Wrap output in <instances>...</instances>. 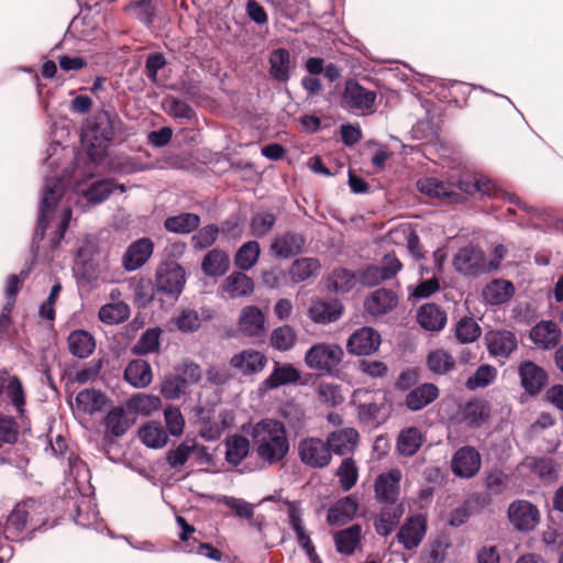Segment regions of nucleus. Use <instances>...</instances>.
<instances>
[{
    "instance_id": "44",
    "label": "nucleus",
    "mask_w": 563,
    "mask_h": 563,
    "mask_svg": "<svg viewBox=\"0 0 563 563\" xmlns=\"http://www.w3.org/2000/svg\"><path fill=\"white\" fill-rule=\"evenodd\" d=\"M373 394L365 389H357L353 394V402L357 404L358 417L365 422H371L377 419L380 407L371 399Z\"/></svg>"
},
{
    "instance_id": "63",
    "label": "nucleus",
    "mask_w": 563,
    "mask_h": 563,
    "mask_svg": "<svg viewBox=\"0 0 563 563\" xmlns=\"http://www.w3.org/2000/svg\"><path fill=\"white\" fill-rule=\"evenodd\" d=\"M195 448L196 443L194 440L184 441L175 450H170L167 453L168 464L174 468L181 467L188 461Z\"/></svg>"
},
{
    "instance_id": "45",
    "label": "nucleus",
    "mask_w": 563,
    "mask_h": 563,
    "mask_svg": "<svg viewBox=\"0 0 563 563\" xmlns=\"http://www.w3.org/2000/svg\"><path fill=\"white\" fill-rule=\"evenodd\" d=\"M225 448L227 462L239 465L250 452V441L241 434H234L225 440Z\"/></svg>"
},
{
    "instance_id": "1",
    "label": "nucleus",
    "mask_w": 563,
    "mask_h": 563,
    "mask_svg": "<svg viewBox=\"0 0 563 563\" xmlns=\"http://www.w3.org/2000/svg\"><path fill=\"white\" fill-rule=\"evenodd\" d=\"M63 151L64 148L58 142H53L47 147L45 165L49 169L51 175L45 176L40 217L34 233V239L43 240L45 230L54 228L51 239L53 246L58 245L64 238L71 217L68 200H65L66 185L69 181L68 172L65 168L60 173L55 169L59 167V152Z\"/></svg>"
},
{
    "instance_id": "46",
    "label": "nucleus",
    "mask_w": 563,
    "mask_h": 563,
    "mask_svg": "<svg viewBox=\"0 0 563 563\" xmlns=\"http://www.w3.org/2000/svg\"><path fill=\"white\" fill-rule=\"evenodd\" d=\"M422 434L416 427L404 429L397 440V450L405 456L413 455L422 445Z\"/></svg>"
},
{
    "instance_id": "54",
    "label": "nucleus",
    "mask_w": 563,
    "mask_h": 563,
    "mask_svg": "<svg viewBox=\"0 0 563 563\" xmlns=\"http://www.w3.org/2000/svg\"><path fill=\"white\" fill-rule=\"evenodd\" d=\"M269 342L275 350L289 351L297 342V332L288 324L280 325L272 331Z\"/></svg>"
},
{
    "instance_id": "29",
    "label": "nucleus",
    "mask_w": 563,
    "mask_h": 563,
    "mask_svg": "<svg viewBox=\"0 0 563 563\" xmlns=\"http://www.w3.org/2000/svg\"><path fill=\"white\" fill-rule=\"evenodd\" d=\"M124 378L135 388H145L153 379L151 365L144 360H133L125 367Z\"/></svg>"
},
{
    "instance_id": "31",
    "label": "nucleus",
    "mask_w": 563,
    "mask_h": 563,
    "mask_svg": "<svg viewBox=\"0 0 563 563\" xmlns=\"http://www.w3.org/2000/svg\"><path fill=\"white\" fill-rule=\"evenodd\" d=\"M438 396V387L432 383H424L408 393L406 406L412 411H418L434 401Z\"/></svg>"
},
{
    "instance_id": "57",
    "label": "nucleus",
    "mask_w": 563,
    "mask_h": 563,
    "mask_svg": "<svg viewBox=\"0 0 563 563\" xmlns=\"http://www.w3.org/2000/svg\"><path fill=\"white\" fill-rule=\"evenodd\" d=\"M320 268L318 260L314 258H300L292 263L289 274L294 283H300L312 275H314Z\"/></svg>"
},
{
    "instance_id": "32",
    "label": "nucleus",
    "mask_w": 563,
    "mask_h": 563,
    "mask_svg": "<svg viewBox=\"0 0 563 563\" xmlns=\"http://www.w3.org/2000/svg\"><path fill=\"white\" fill-rule=\"evenodd\" d=\"M397 305L394 291L380 288L375 290L365 301V309L373 316H380L390 311Z\"/></svg>"
},
{
    "instance_id": "37",
    "label": "nucleus",
    "mask_w": 563,
    "mask_h": 563,
    "mask_svg": "<svg viewBox=\"0 0 563 563\" xmlns=\"http://www.w3.org/2000/svg\"><path fill=\"white\" fill-rule=\"evenodd\" d=\"M515 292L514 285L505 279H495L483 290L484 299L489 305H501L508 301Z\"/></svg>"
},
{
    "instance_id": "30",
    "label": "nucleus",
    "mask_w": 563,
    "mask_h": 563,
    "mask_svg": "<svg viewBox=\"0 0 563 563\" xmlns=\"http://www.w3.org/2000/svg\"><path fill=\"white\" fill-rule=\"evenodd\" d=\"M229 267V255L220 249L209 251L201 262V271L209 277L222 276L228 272Z\"/></svg>"
},
{
    "instance_id": "49",
    "label": "nucleus",
    "mask_w": 563,
    "mask_h": 563,
    "mask_svg": "<svg viewBox=\"0 0 563 563\" xmlns=\"http://www.w3.org/2000/svg\"><path fill=\"white\" fill-rule=\"evenodd\" d=\"M117 189L123 192L124 186L115 185L111 179H104L92 184L82 191V195L89 202L97 205L104 201Z\"/></svg>"
},
{
    "instance_id": "20",
    "label": "nucleus",
    "mask_w": 563,
    "mask_h": 563,
    "mask_svg": "<svg viewBox=\"0 0 563 563\" xmlns=\"http://www.w3.org/2000/svg\"><path fill=\"white\" fill-rule=\"evenodd\" d=\"M176 522L178 527L183 530L181 533L179 534V538L183 542L186 543V552H197L206 558L216 561L221 560L222 553L219 550L214 549L212 545L208 543L196 544L197 542L195 539L192 541L190 540V536L195 532V528L188 525L187 521L181 516L176 517Z\"/></svg>"
},
{
    "instance_id": "6",
    "label": "nucleus",
    "mask_w": 563,
    "mask_h": 563,
    "mask_svg": "<svg viewBox=\"0 0 563 563\" xmlns=\"http://www.w3.org/2000/svg\"><path fill=\"white\" fill-rule=\"evenodd\" d=\"M459 189L464 191L467 195L481 194L483 196L488 197H503L510 203L516 205L521 210L527 212H537L536 209L529 207L526 202H523L519 197L514 194H509L498 188L496 184L485 176H479L474 178L473 180H461L459 181Z\"/></svg>"
},
{
    "instance_id": "34",
    "label": "nucleus",
    "mask_w": 563,
    "mask_h": 563,
    "mask_svg": "<svg viewBox=\"0 0 563 563\" xmlns=\"http://www.w3.org/2000/svg\"><path fill=\"white\" fill-rule=\"evenodd\" d=\"M300 379V373L291 364L275 363L273 372L264 380L266 388L275 389L287 384L297 383Z\"/></svg>"
},
{
    "instance_id": "64",
    "label": "nucleus",
    "mask_w": 563,
    "mask_h": 563,
    "mask_svg": "<svg viewBox=\"0 0 563 563\" xmlns=\"http://www.w3.org/2000/svg\"><path fill=\"white\" fill-rule=\"evenodd\" d=\"M275 222L276 217L272 212H257L251 221V233L256 238H262L274 228Z\"/></svg>"
},
{
    "instance_id": "42",
    "label": "nucleus",
    "mask_w": 563,
    "mask_h": 563,
    "mask_svg": "<svg viewBox=\"0 0 563 563\" xmlns=\"http://www.w3.org/2000/svg\"><path fill=\"white\" fill-rule=\"evenodd\" d=\"M75 404L77 410L92 415L104 408L107 397L96 389H85L78 393Z\"/></svg>"
},
{
    "instance_id": "40",
    "label": "nucleus",
    "mask_w": 563,
    "mask_h": 563,
    "mask_svg": "<svg viewBox=\"0 0 563 563\" xmlns=\"http://www.w3.org/2000/svg\"><path fill=\"white\" fill-rule=\"evenodd\" d=\"M290 54L286 48H277L269 56V74L279 81L286 82L290 77Z\"/></svg>"
},
{
    "instance_id": "43",
    "label": "nucleus",
    "mask_w": 563,
    "mask_h": 563,
    "mask_svg": "<svg viewBox=\"0 0 563 563\" xmlns=\"http://www.w3.org/2000/svg\"><path fill=\"white\" fill-rule=\"evenodd\" d=\"M427 366L435 375H445L455 368V358L444 349H435L427 356Z\"/></svg>"
},
{
    "instance_id": "36",
    "label": "nucleus",
    "mask_w": 563,
    "mask_h": 563,
    "mask_svg": "<svg viewBox=\"0 0 563 563\" xmlns=\"http://www.w3.org/2000/svg\"><path fill=\"white\" fill-rule=\"evenodd\" d=\"M67 341L70 353L79 358L88 357L96 349L93 336L85 330L70 332Z\"/></svg>"
},
{
    "instance_id": "55",
    "label": "nucleus",
    "mask_w": 563,
    "mask_h": 563,
    "mask_svg": "<svg viewBox=\"0 0 563 563\" xmlns=\"http://www.w3.org/2000/svg\"><path fill=\"white\" fill-rule=\"evenodd\" d=\"M462 416L468 427L477 428L488 418L489 409L484 401L473 400L465 405Z\"/></svg>"
},
{
    "instance_id": "27",
    "label": "nucleus",
    "mask_w": 563,
    "mask_h": 563,
    "mask_svg": "<svg viewBox=\"0 0 563 563\" xmlns=\"http://www.w3.org/2000/svg\"><path fill=\"white\" fill-rule=\"evenodd\" d=\"M305 239L301 234L285 233L275 238L271 245V252L275 257L289 258L301 252Z\"/></svg>"
},
{
    "instance_id": "18",
    "label": "nucleus",
    "mask_w": 563,
    "mask_h": 563,
    "mask_svg": "<svg viewBox=\"0 0 563 563\" xmlns=\"http://www.w3.org/2000/svg\"><path fill=\"white\" fill-rule=\"evenodd\" d=\"M343 307L338 300L316 299L308 309L309 318L319 324L335 322L342 316Z\"/></svg>"
},
{
    "instance_id": "17",
    "label": "nucleus",
    "mask_w": 563,
    "mask_h": 563,
    "mask_svg": "<svg viewBox=\"0 0 563 563\" xmlns=\"http://www.w3.org/2000/svg\"><path fill=\"white\" fill-rule=\"evenodd\" d=\"M267 363V357L253 349L243 350L233 355L230 365L243 375H253L263 371Z\"/></svg>"
},
{
    "instance_id": "47",
    "label": "nucleus",
    "mask_w": 563,
    "mask_h": 563,
    "mask_svg": "<svg viewBox=\"0 0 563 563\" xmlns=\"http://www.w3.org/2000/svg\"><path fill=\"white\" fill-rule=\"evenodd\" d=\"M260 254V244L256 241H249L236 251L234 264L241 271H249L256 265Z\"/></svg>"
},
{
    "instance_id": "22",
    "label": "nucleus",
    "mask_w": 563,
    "mask_h": 563,
    "mask_svg": "<svg viewBox=\"0 0 563 563\" xmlns=\"http://www.w3.org/2000/svg\"><path fill=\"white\" fill-rule=\"evenodd\" d=\"M288 519H289V525H290L291 529L296 533V539H297L298 544L306 552L310 562L311 563H321V561L316 552V549L311 542L310 536L303 527V523H302V520L300 517V512L295 506H291L289 508Z\"/></svg>"
},
{
    "instance_id": "5",
    "label": "nucleus",
    "mask_w": 563,
    "mask_h": 563,
    "mask_svg": "<svg viewBox=\"0 0 563 563\" xmlns=\"http://www.w3.org/2000/svg\"><path fill=\"white\" fill-rule=\"evenodd\" d=\"M344 351L335 343H316L305 354V363L310 369L332 373L342 362Z\"/></svg>"
},
{
    "instance_id": "38",
    "label": "nucleus",
    "mask_w": 563,
    "mask_h": 563,
    "mask_svg": "<svg viewBox=\"0 0 563 563\" xmlns=\"http://www.w3.org/2000/svg\"><path fill=\"white\" fill-rule=\"evenodd\" d=\"M419 324L428 331H439L446 323V314L438 306L427 303L422 306L417 316Z\"/></svg>"
},
{
    "instance_id": "8",
    "label": "nucleus",
    "mask_w": 563,
    "mask_h": 563,
    "mask_svg": "<svg viewBox=\"0 0 563 563\" xmlns=\"http://www.w3.org/2000/svg\"><path fill=\"white\" fill-rule=\"evenodd\" d=\"M298 455L305 465L312 468H323L328 466L332 460L328 441L314 437L300 440L298 444Z\"/></svg>"
},
{
    "instance_id": "11",
    "label": "nucleus",
    "mask_w": 563,
    "mask_h": 563,
    "mask_svg": "<svg viewBox=\"0 0 563 563\" xmlns=\"http://www.w3.org/2000/svg\"><path fill=\"white\" fill-rule=\"evenodd\" d=\"M508 518L516 530L531 531L539 523L540 512L527 500H515L508 508Z\"/></svg>"
},
{
    "instance_id": "10",
    "label": "nucleus",
    "mask_w": 563,
    "mask_h": 563,
    "mask_svg": "<svg viewBox=\"0 0 563 563\" xmlns=\"http://www.w3.org/2000/svg\"><path fill=\"white\" fill-rule=\"evenodd\" d=\"M402 473L399 468H390L376 477L374 484L375 498L380 504L397 503L400 495Z\"/></svg>"
},
{
    "instance_id": "39",
    "label": "nucleus",
    "mask_w": 563,
    "mask_h": 563,
    "mask_svg": "<svg viewBox=\"0 0 563 563\" xmlns=\"http://www.w3.org/2000/svg\"><path fill=\"white\" fill-rule=\"evenodd\" d=\"M139 438L151 449H161L167 444L168 434L159 422L151 421L139 430Z\"/></svg>"
},
{
    "instance_id": "7",
    "label": "nucleus",
    "mask_w": 563,
    "mask_h": 563,
    "mask_svg": "<svg viewBox=\"0 0 563 563\" xmlns=\"http://www.w3.org/2000/svg\"><path fill=\"white\" fill-rule=\"evenodd\" d=\"M377 95L357 81L349 80L342 96L344 107L352 113L365 115L374 112Z\"/></svg>"
},
{
    "instance_id": "4",
    "label": "nucleus",
    "mask_w": 563,
    "mask_h": 563,
    "mask_svg": "<svg viewBox=\"0 0 563 563\" xmlns=\"http://www.w3.org/2000/svg\"><path fill=\"white\" fill-rule=\"evenodd\" d=\"M186 284V272L175 261H166L157 266L155 274V289L173 299H177Z\"/></svg>"
},
{
    "instance_id": "21",
    "label": "nucleus",
    "mask_w": 563,
    "mask_h": 563,
    "mask_svg": "<svg viewBox=\"0 0 563 563\" xmlns=\"http://www.w3.org/2000/svg\"><path fill=\"white\" fill-rule=\"evenodd\" d=\"M404 512L405 508L402 504H384L374 522L376 532L383 537L390 534L398 526Z\"/></svg>"
},
{
    "instance_id": "50",
    "label": "nucleus",
    "mask_w": 563,
    "mask_h": 563,
    "mask_svg": "<svg viewBox=\"0 0 563 563\" xmlns=\"http://www.w3.org/2000/svg\"><path fill=\"white\" fill-rule=\"evenodd\" d=\"M417 187L420 192L431 198H452L454 195L452 185L443 183L434 177L419 179Z\"/></svg>"
},
{
    "instance_id": "12",
    "label": "nucleus",
    "mask_w": 563,
    "mask_h": 563,
    "mask_svg": "<svg viewBox=\"0 0 563 563\" xmlns=\"http://www.w3.org/2000/svg\"><path fill=\"white\" fill-rule=\"evenodd\" d=\"M427 531V519L423 515H413L406 519L397 533L398 542L406 550H413L422 542Z\"/></svg>"
},
{
    "instance_id": "41",
    "label": "nucleus",
    "mask_w": 563,
    "mask_h": 563,
    "mask_svg": "<svg viewBox=\"0 0 563 563\" xmlns=\"http://www.w3.org/2000/svg\"><path fill=\"white\" fill-rule=\"evenodd\" d=\"M134 419L129 416L123 407L112 408L104 419V426L109 433L114 437L123 435L133 424Z\"/></svg>"
},
{
    "instance_id": "14",
    "label": "nucleus",
    "mask_w": 563,
    "mask_h": 563,
    "mask_svg": "<svg viewBox=\"0 0 563 563\" xmlns=\"http://www.w3.org/2000/svg\"><path fill=\"white\" fill-rule=\"evenodd\" d=\"M453 264L455 269L464 275H478L488 271L483 253L472 245L461 249Z\"/></svg>"
},
{
    "instance_id": "24",
    "label": "nucleus",
    "mask_w": 563,
    "mask_h": 563,
    "mask_svg": "<svg viewBox=\"0 0 563 563\" xmlns=\"http://www.w3.org/2000/svg\"><path fill=\"white\" fill-rule=\"evenodd\" d=\"M530 338L538 347L549 350L559 343L561 330L553 321H541L531 329Z\"/></svg>"
},
{
    "instance_id": "35",
    "label": "nucleus",
    "mask_w": 563,
    "mask_h": 563,
    "mask_svg": "<svg viewBox=\"0 0 563 563\" xmlns=\"http://www.w3.org/2000/svg\"><path fill=\"white\" fill-rule=\"evenodd\" d=\"M362 538V528L358 525H353L346 529L340 530L334 533L333 539L338 552L350 555L360 545Z\"/></svg>"
},
{
    "instance_id": "60",
    "label": "nucleus",
    "mask_w": 563,
    "mask_h": 563,
    "mask_svg": "<svg viewBox=\"0 0 563 563\" xmlns=\"http://www.w3.org/2000/svg\"><path fill=\"white\" fill-rule=\"evenodd\" d=\"M355 285V275L346 268H336L329 277V289L335 292H347Z\"/></svg>"
},
{
    "instance_id": "25",
    "label": "nucleus",
    "mask_w": 563,
    "mask_h": 563,
    "mask_svg": "<svg viewBox=\"0 0 563 563\" xmlns=\"http://www.w3.org/2000/svg\"><path fill=\"white\" fill-rule=\"evenodd\" d=\"M239 330L247 336H260L265 330V317L260 308L246 306L239 318Z\"/></svg>"
},
{
    "instance_id": "62",
    "label": "nucleus",
    "mask_w": 563,
    "mask_h": 563,
    "mask_svg": "<svg viewBox=\"0 0 563 563\" xmlns=\"http://www.w3.org/2000/svg\"><path fill=\"white\" fill-rule=\"evenodd\" d=\"M481 332V327L472 318L461 319L455 327V335L461 343L474 342L479 338Z\"/></svg>"
},
{
    "instance_id": "53",
    "label": "nucleus",
    "mask_w": 563,
    "mask_h": 563,
    "mask_svg": "<svg viewBox=\"0 0 563 563\" xmlns=\"http://www.w3.org/2000/svg\"><path fill=\"white\" fill-rule=\"evenodd\" d=\"M130 316V308L123 301L106 303L99 309L98 317L100 321L107 324H118L124 322Z\"/></svg>"
},
{
    "instance_id": "16",
    "label": "nucleus",
    "mask_w": 563,
    "mask_h": 563,
    "mask_svg": "<svg viewBox=\"0 0 563 563\" xmlns=\"http://www.w3.org/2000/svg\"><path fill=\"white\" fill-rule=\"evenodd\" d=\"M153 242L147 238L133 242L122 257L123 267L133 272L142 267L153 253Z\"/></svg>"
},
{
    "instance_id": "56",
    "label": "nucleus",
    "mask_w": 563,
    "mask_h": 563,
    "mask_svg": "<svg viewBox=\"0 0 563 563\" xmlns=\"http://www.w3.org/2000/svg\"><path fill=\"white\" fill-rule=\"evenodd\" d=\"M358 510L357 500L353 496L340 499L329 511L328 520L336 522L339 520L352 519Z\"/></svg>"
},
{
    "instance_id": "13",
    "label": "nucleus",
    "mask_w": 563,
    "mask_h": 563,
    "mask_svg": "<svg viewBox=\"0 0 563 563\" xmlns=\"http://www.w3.org/2000/svg\"><path fill=\"white\" fill-rule=\"evenodd\" d=\"M451 467L454 475L461 478H471L481 468V455L476 449L463 446L454 453Z\"/></svg>"
},
{
    "instance_id": "33",
    "label": "nucleus",
    "mask_w": 563,
    "mask_h": 563,
    "mask_svg": "<svg viewBox=\"0 0 563 563\" xmlns=\"http://www.w3.org/2000/svg\"><path fill=\"white\" fill-rule=\"evenodd\" d=\"M37 508H40V505L34 499H27L23 504L16 505L8 516L5 530L9 531L10 529H13L15 531H21L27 521H33L32 512Z\"/></svg>"
},
{
    "instance_id": "51",
    "label": "nucleus",
    "mask_w": 563,
    "mask_h": 563,
    "mask_svg": "<svg viewBox=\"0 0 563 563\" xmlns=\"http://www.w3.org/2000/svg\"><path fill=\"white\" fill-rule=\"evenodd\" d=\"M161 405V399L157 396L136 394L128 400L126 408L134 413L150 416L158 410Z\"/></svg>"
},
{
    "instance_id": "61",
    "label": "nucleus",
    "mask_w": 563,
    "mask_h": 563,
    "mask_svg": "<svg viewBox=\"0 0 563 563\" xmlns=\"http://www.w3.org/2000/svg\"><path fill=\"white\" fill-rule=\"evenodd\" d=\"M220 233V229L216 224H207L199 229L191 236V245L195 250L201 251L214 244Z\"/></svg>"
},
{
    "instance_id": "52",
    "label": "nucleus",
    "mask_w": 563,
    "mask_h": 563,
    "mask_svg": "<svg viewBox=\"0 0 563 563\" xmlns=\"http://www.w3.org/2000/svg\"><path fill=\"white\" fill-rule=\"evenodd\" d=\"M5 394L19 412L24 405V394L21 382L16 377L0 374V395Z\"/></svg>"
},
{
    "instance_id": "26",
    "label": "nucleus",
    "mask_w": 563,
    "mask_h": 563,
    "mask_svg": "<svg viewBox=\"0 0 563 563\" xmlns=\"http://www.w3.org/2000/svg\"><path fill=\"white\" fill-rule=\"evenodd\" d=\"M233 419L231 411L221 410L217 416L202 421L199 434L207 441L218 440L231 427Z\"/></svg>"
},
{
    "instance_id": "28",
    "label": "nucleus",
    "mask_w": 563,
    "mask_h": 563,
    "mask_svg": "<svg viewBox=\"0 0 563 563\" xmlns=\"http://www.w3.org/2000/svg\"><path fill=\"white\" fill-rule=\"evenodd\" d=\"M221 290L233 299L247 297L254 290V282L243 272H233L223 280Z\"/></svg>"
},
{
    "instance_id": "3",
    "label": "nucleus",
    "mask_w": 563,
    "mask_h": 563,
    "mask_svg": "<svg viewBox=\"0 0 563 563\" xmlns=\"http://www.w3.org/2000/svg\"><path fill=\"white\" fill-rule=\"evenodd\" d=\"M121 121L117 113L102 110L87 119L81 133V141L93 162L103 158L107 150L119 130Z\"/></svg>"
},
{
    "instance_id": "2",
    "label": "nucleus",
    "mask_w": 563,
    "mask_h": 563,
    "mask_svg": "<svg viewBox=\"0 0 563 563\" xmlns=\"http://www.w3.org/2000/svg\"><path fill=\"white\" fill-rule=\"evenodd\" d=\"M250 434L258 459L268 465L283 461L289 452L286 428L279 420L262 419L252 427Z\"/></svg>"
},
{
    "instance_id": "48",
    "label": "nucleus",
    "mask_w": 563,
    "mask_h": 563,
    "mask_svg": "<svg viewBox=\"0 0 563 563\" xmlns=\"http://www.w3.org/2000/svg\"><path fill=\"white\" fill-rule=\"evenodd\" d=\"M200 224V217L195 213H181L165 220V229L169 232L186 234L195 231Z\"/></svg>"
},
{
    "instance_id": "59",
    "label": "nucleus",
    "mask_w": 563,
    "mask_h": 563,
    "mask_svg": "<svg viewBox=\"0 0 563 563\" xmlns=\"http://www.w3.org/2000/svg\"><path fill=\"white\" fill-rule=\"evenodd\" d=\"M335 474L339 477L342 489L349 492L357 482L358 468L351 457H346L342 461Z\"/></svg>"
},
{
    "instance_id": "23",
    "label": "nucleus",
    "mask_w": 563,
    "mask_h": 563,
    "mask_svg": "<svg viewBox=\"0 0 563 563\" xmlns=\"http://www.w3.org/2000/svg\"><path fill=\"white\" fill-rule=\"evenodd\" d=\"M327 441L331 452L338 455H346L356 448L358 432L354 428H343L329 433Z\"/></svg>"
},
{
    "instance_id": "9",
    "label": "nucleus",
    "mask_w": 563,
    "mask_h": 563,
    "mask_svg": "<svg viewBox=\"0 0 563 563\" xmlns=\"http://www.w3.org/2000/svg\"><path fill=\"white\" fill-rule=\"evenodd\" d=\"M380 343V334L375 329L362 327L349 336L346 350L353 355H371L379 349Z\"/></svg>"
},
{
    "instance_id": "19",
    "label": "nucleus",
    "mask_w": 563,
    "mask_h": 563,
    "mask_svg": "<svg viewBox=\"0 0 563 563\" xmlns=\"http://www.w3.org/2000/svg\"><path fill=\"white\" fill-rule=\"evenodd\" d=\"M518 372L521 386L530 395L539 394L547 383V373L533 362H522Z\"/></svg>"
},
{
    "instance_id": "15",
    "label": "nucleus",
    "mask_w": 563,
    "mask_h": 563,
    "mask_svg": "<svg viewBox=\"0 0 563 563\" xmlns=\"http://www.w3.org/2000/svg\"><path fill=\"white\" fill-rule=\"evenodd\" d=\"M489 353L495 357L507 358L517 349L516 335L506 330H490L485 334Z\"/></svg>"
},
{
    "instance_id": "58",
    "label": "nucleus",
    "mask_w": 563,
    "mask_h": 563,
    "mask_svg": "<svg viewBox=\"0 0 563 563\" xmlns=\"http://www.w3.org/2000/svg\"><path fill=\"white\" fill-rule=\"evenodd\" d=\"M153 0H133L125 7V11L136 18L145 25H151L154 21Z\"/></svg>"
}]
</instances>
